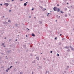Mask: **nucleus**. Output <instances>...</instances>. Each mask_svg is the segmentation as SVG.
<instances>
[{
	"label": "nucleus",
	"mask_w": 74,
	"mask_h": 74,
	"mask_svg": "<svg viewBox=\"0 0 74 74\" xmlns=\"http://www.w3.org/2000/svg\"><path fill=\"white\" fill-rule=\"evenodd\" d=\"M8 1V3H10V1Z\"/></svg>",
	"instance_id": "nucleus-42"
},
{
	"label": "nucleus",
	"mask_w": 74,
	"mask_h": 74,
	"mask_svg": "<svg viewBox=\"0 0 74 74\" xmlns=\"http://www.w3.org/2000/svg\"><path fill=\"white\" fill-rule=\"evenodd\" d=\"M14 0H12V1H13Z\"/></svg>",
	"instance_id": "nucleus-61"
},
{
	"label": "nucleus",
	"mask_w": 74,
	"mask_h": 74,
	"mask_svg": "<svg viewBox=\"0 0 74 74\" xmlns=\"http://www.w3.org/2000/svg\"><path fill=\"white\" fill-rule=\"evenodd\" d=\"M35 61V60H34V61H33L32 62V63H35V61Z\"/></svg>",
	"instance_id": "nucleus-11"
},
{
	"label": "nucleus",
	"mask_w": 74,
	"mask_h": 74,
	"mask_svg": "<svg viewBox=\"0 0 74 74\" xmlns=\"http://www.w3.org/2000/svg\"><path fill=\"white\" fill-rule=\"evenodd\" d=\"M56 22H57V20H56Z\"/></svg>",
	"instance_id": "nucleus-64"
},
{
	"label": "nucleus",
	"mask_w": 74,
	"mask_h": 74,
	"mask_svg": "<svg viewBox=\"0 0 74 74\" xmlns=\"http://www.w3.org/2000/svg\"><path fill=\"white\" fill-rule=\"evenodd\" d=\"M18 41V40H17V39H16V41Z\"/></svg>",
	"instance_id": "nucleus-40"
},
{
	"label": "nucleus",
	"mask_w": 74,
	"mask_h": 74,
	"mask_svg": "<svg viewBox=\"0 0 74 74\" xmlns=\"http://www.w3.org/2000/svg\"><path fill=\"white\" fill-rule=\"evenodd\" d=\"M62 34H60V36H62Z\"/></svg>",
	"instance_id": "nucleus-45"
},
{
	"label": "nucleus",
	"mask_w": 74,
	"mask_h": 74,
	"mask_svg": "<svg viewBox=\"0 0 74 74\" xmlns=\"http://www.w3.org/2000/svg\"><path fill=\"white\" fill-rule=\"evenodd\" d=\"M10 69H11V68H12V66H11L10 67Z\"/></svg>",
	"instance_id": "nucleus-36"
},
{
	"label": "nucleus",
	"mask_w": 74,
	"mask_h": 74,
	"mask_svg": "<svg viewBox=\"0 0 74 74\" xmlns=\"http://www.w3.org/2000/svg\"><path fill=\"white\" fill-rule=\"evenodd\" d=\"M32 36L34 37V36H35V35L33 33L32 34Z\"/></svg>",
	"instance_id": "nucleus-6"
},
{
	"label": "nucleus",
	"mask_w": 74,
	"mask_h": 74,
	"mask_svg": "<svg viewBox=\"0 0 74 74\" xmlns=\"http://www.w3.org/2000/svg\"><path fill=\"white\" fill-rule=\"evenodd\" d=\"M53 9L54 11H56L57 9V8L56 7H54L53 8Z\"/></svg>",
	"instance_id": "nucleus-2"
},
{
	"label": "nucleus",
	"mask_w": 74,
	"mask_h": 74,
	"mask_svg": "<svg viewBox=\"0 0 74 74\" xmlns=\"http://www.w3.org/2000/svg\"><path fill=\"white\" fill-rule=\"evenodd\" d=\"M67 52H70V49H69L68 50H67Z\"/></svg>",
	"instance_id": "nucleus-14"
},
{
	"label": "nucleus",
	"mask_w": 74,
	"mask_h": 74,
	"mask_svg": "<svg viewBox=\"0 0 74 74\" xmlns=\"http://www.w3.org/2000/svg\"><path fill=\"white\" fill-rule=\"evenodd\" d=\"M16 63H18V62H16Z\"/></svg>",
	"instance_id": "nucleus-60"
},
{
	"label": "nucleus",
	"mask_w": 74,
	"mask_h": 74,
	"mask_svg": "<svg viewBox=\"0 0 74 74\" xmlns=\"http://www.w3.org/2000/svg\"><path fill=\"white\" fill-rule=\"evenodd\" d=\"M69 47H70V48H71V47H72L71 46H70Z\"/></svg>",
	"instance_id": "nucleus-33"
},
{
	"label": "nucleus",
	"mask_w": 74,
	"mask_h": 74,
	"mask_svg": "<svg viewBox=\"0 0 74 74\" xmlns=\"http://www.w3.org/2000/svg\"><path fill=\"white\" fill-rule=\"evenodd\" d=\"M73 30L74 31V28H73Z\"/></svg>",
	"instance_id": "nucleus-62"
},
{
	"label": "nucleus",
	"mask_w": 74,
	"mask_h": 74,
	"mask_svg": "<svg viewBox=\"0 0 74 74\" xmlns=\"http://www.w3.org/2000/svg\"><path fill=\"white\" fill-rule=\"evenodd\" d=\"M59 4H57V6H59Z\"/></svg>",
	"instance_id": "nucleus-48"
},
{
	"label": "nucleus",
	"mask_w": 74,
	"mask_h": 74,
	"mask_svg": "<svg viewBox=\"0 0 74 74\" xmlns=\"http://www.w3.org/2000/svg\"><path fill=\"white\" fill-rule=\"evenodd\" d=\"M8 22H11V21H10V20H8Z\"/></svg>",
	"instance_id": "nucleus-23"
},
{
	"label": "nucleus",
	"mask_w": 74,
	"mask_h": 74,
	"mask_svg": "<svg viewBox=\"0 0 74 74\" xmlns=\"http://www.w3.org/2000/svg\"><path fill=\"white\" fill-rule=\"evenodd\" d=\"M27 30H29V29L28 28H27Z\"/></svg>",
	"instance_id": "nucleus-51"
},
{
	"label": "nucleus",
	"mask_w": 74,
	"mask_h": 74,
	"mask_svg": "<svg viewBox=\"0 0 74 74\" xmlns=\"http://www.w3.org/2000/svg\"><path fill=\"white\" fill-rule=\"evenodd\" d=\"M47 73H48V71H46V74H47Z\"/></svg>",
	"instance_id": "nucleus-31"
},
{
	"label": "nucleus",
	"mask_w": 74,
	"mask_h": 74,
	"mask_svg": "<svg viewBox=\"0 0 74 74\" xmlns=\"http://www.w3.org/2000/svg\"><path fill=\"white\" fill-rule=\"evenodd\" d=\"M69 8V7H68V8Z\"/></svg>",
	"instance_id": "nucleus-63"
},
{
	"label": "nucleus",
	"mask_w": 74,
	"mask_h": 74,
	"mask_svg": "<svg viewBox=\"0 0 74 74\" xmlns=\"http://www.w3.org/2000/svg\"><path fill=\"white\" fill-rule=\"evenodd\" d=\"M44 9L45 10H46V8H45Z\"/></svg>",
	"instance_id": "nucleus-50"
},
{
	"label": "nucleus",
	"mask_w": 74,
	"mask_h": 74,
	"mask_svg": "<svg viewBox=\"0 0 74 74\" xmlns=\"http://www.w3.org/2000/svg\"><path fill=\"white\" fill-rule=\"evenodd\" d=\"M25 3H26V4H27V2H26Z\"/></svg>",
	"instance_id": "nucleus-53"
},
{
	"label": "nucleus",
	"mask_w": 74,
	"mask_h": 74,
	"mask_svg": "<svg viewBox=\"0 0 74 74\" xmlns=\"http://www.w3.org/2000/svg\"><path fill=\"white\" fill-rule=\"evenodd\" d=\"M39 7L40 8H42V6H41V5H40L39 6Z\"/></svg>",
	"instance_id": "nucleus-20"
},
{
	"label": "nucleus",
	"mask_w": 74,
	"mask_h": 74,
	"mask_svg": "<svg viewBox=\"0 0 74 74\" xmlns=\"http://www.w3.org/2000/svg\"><path fill=\"white\" fill-rule=\"evenodd\" d=\"M47 16H49V15H47Z\"/></svg>",
	"instance_id": "nucleus-57"
},
{
	"label": "nucleus",
	"mask_w": 74,
	"mask_h": 74,
	"mask_svg": "<svg viewBox=\"0 0 74 74\" xmlns=\"http://www.w3.org/2000/svg\"><path fill=\"white\" fill-rule=\"evenodd\" d=\"M58 34H60V32H57Z\"/></svg>",
	"instance_id": "nucleus-21"
},
{
	"label": "nucleus",
	"mask_w": 74,
	"mask_h": 74,
	"mask_svg": "<svg viewBox=\"0 0 74 74\" xmlns=\"http://www.w3.org/2000/svg\"><path fill=\"white\" fill-rule=\"evenodd\" d=\"M10 68H8L7 70H10Z\"/></svg>",
	"instance_id": "nucleus-30"
},
{
	"label": "nucleus",
	"mask_w": 74,
	"mask_h": 74,
	"mask_svg": "<svg viewBox=\"0 0 74 74\" xmlns=\"http://www.w3.org/2000/svg\"><path fill=\"white\" fill-rule=\"evenodd\" d=\"M60 44H61V43L60 42H59L58 43V45H60Z\"/></svg>",
	"instance_id": "nucleus-17"
},
{
	"label": "nucleus",
	"mask_w": 74,
	"mask_h": 74,
	"mask_svg": "<svg viewBox=\"0 0 74 74\" xmlns=\"http://www.w3.org/2000/svg\"><path fill=\"white\" fill-rule=\"evenodd\" d=\"M49 13H48V14H47V15H49Z\"/></svg>",
	"instance_id": "nucleus-38"
},
{
	"label": "nucleus",
	"mask_w": 74,
	"mask_h": 74,
	"mask_svg": "<svg viewBox=\"0 0 74 74\" xmlns=\"http://www.w3.org/2000/svg\"><path fill=\"white\" fill-rule=\"evenodd\" d=\"M64 38H63L62 39V40H64Z\"/></svg>",
	"instance_id": "nucleus-49"
},
{
	"label": "nucleus",
	"mask_w": 74,
	"mask_h": 74,
	"mask_svg": "<svg viewBox=\"0 0 74 74\" xmlns=\"http://www.w3.org/2000/svg\"><path fill=\"white\" fill-rule=\"evenodd\" d=\"M39 22H40V23L41 24H42V21H39Z\"/></svg>",
	"instance_id": "nucleus-13"
},
{
	"label": "nucleus",
	"mask_w": 74,
	"mask_h": 74,
	"mask_svg": "<svg viewBox=\"0 0 74 74\" xmlns=\"http://www.w3.org/2000/svg\"><path fill=\"white\" fill-rule=\"evenodd\" d=\"M67 4H69V3H67Z\"/></svg>",
	"instance_id": "nucleus-56"
},
{
	"label": "nucleus",
	"mask_w": 74,
	"mask_h": 74,
	"mask_svg": "<svg viewBox=\"0 0 74 74\" xmlns=\"http://www.w3.org/2000/svg\"><path fill=\"white\" fill-rule=\"evenodd\" d=\"M13 47V45H10V47Z\"/></svg>",
	"instance_id": "nucleus-15"
},
{
	"label": "nucleus",
	"mask_w": 74,
	"mask_h": 74,
	"mask_svg": "<svg viewBox=\"0 0 74 74\" xmlns=\"http://www.w3.org/2000/svg\"><path fill=\"white\" fill-rule=\"evenodd\" d=\"M2 5H3V4H2V3H1L0 4V5H1V6Z\"/></svg>",
	"instance_id": "nucleus-39"
},
{
	"label": "nucleus",
	"mask_w": 74,
	"mask_h": 74,
	"mask_svg": "<svg viewBox=\"0 0 74 74\" xmlns=\"http://www.w3.org/2000/svg\"><path fill=\"white\" fill-rule=\"evenodd\" d=\"M64 48H66L67 49H69V46H66L65 47H64Z\"/></svg>",
	"instance_id": "nucleus-5"
},
{
	"label": "nucleus",
	"mask_w": 74,
	"mask_h": 74,
	"mask_svg": "<svg viewBox=\"0 0 74 74\" xmlns=\"http://www.w3.org/2000/svg\"><path fill=\"white\" fill-rule=\"evenodd\" d=\"M20 74H23V72H20Z\"/></svg>",
	"instance_id": "nucleus-24"
},
{
	"label": "nucleus",
	"mask_w": 74,
	"mask_h": 74,
	"mask_svg": "<svg viewBox=\"0 0 74 74\" xmlns=\"http://www.w3.org/2000/svg\"><path fill=\"white\" fill-rule=\"evenodd\" d=\"M60 12H61V13H62V14H63V12L62 11H60Z\"/></svg>",
	"instance_id": "nucleus-19"
},
{
	"label": "nucleus",
	"mask_w": 74,
	"mask_h": 74,
	"mask_svg": "<svg viewBox=\"0 0 74 74\" xmlns=\"http://www.w3.org/2000/svg\"><path fill=\"white\" fill-rule=\"evenodd\" d=\"M37 27V25H35L34 26V27Z\"/></svg>",
	"instance_id": "nucleus-27"
},
{
	"label": "nucleus",
	"mask_w": 74,
	"mask_h": 74,
	"mask_svg": "<svg viewBox=\"0 0 74 74\" xmlns=\"http://www.w3.org/2000/svg\"><path fill=\"white\" fill-rule=\"evenodd\" d=\"M39 69H41V66H39Z\"/></svg>",
	"instance_id": "nucleus-26"
},
{
	"label": "nucleus",
	"mask_w": 74,
	"mask_h": 74,
	"mask_svg": "<svg viewBox=\"0 0 74 74\" xmlns=\"http://www.w3.org/2000/svg\"><path fill=\"white\" fill-rule=\"evenodd\" d=\"M28 51H29V50H27V51H26V52H28Z\"/></svg>",
	"instance_id": "nucleus-43"
},
{
	"label": "nucleus",
	"mask_w": 74,
	"mask_h": 74,
	"mask_svg": "<svg viewBox=\"0 0 74 74\" xmlns=\"http://www.w3.org/2000/svg\"><path fill=\"white\" fill-rule=\"evenodd\" d=\"M56 39H57V38H55V40H56Z\"/></svg>",
	"instance_id": "nucleus-32"
},
{
	"label": "nucleus",
	"mask_w": 74,
	"mask_h": 74,
	"mask_svg": "<svg viewBox=\"0 0 74 74\" xmlns=\"http://www.w3.org/2000/svg\"><path fill=\"white\" fill-rule=\"evenodd\" d=\"M64 73H66V71H64Z\"/></svg>",
	"instance_id": "nucleus-34"
},
{
	"label": "nucleus",
	"mask_w": 74,
	"mask_h": 74,
	"mask_svg": "<svg viewBox=\"0 0 74 74\" xmlns=\"http://www.w3.org/2000/svg\"><path fill=\"white\" fill-rule=\"evenodd\" d=\"M2 45H4V43H2Z\"/></svg>",
	"instance_id": "nucleus-28"
},
{
	"label": "nucleus",
	"mask_w": 74,
	"mask_h": 74,
	"mask_svg": "<svg viewBox=\"0 0 74 74\" xmlns=\"http://www.w3.org/2000/svg\"><path fill=\"white\" fill-rule=\"evenodd\" d=\"M57 55L58 56H59V54L58 53H57Z\"/></svg>",
	"instance_id": "nucleus-18"
},
{
	"label": "nucleus",
	"mask_w": 74,
	"mask_h": 74,
	"mask_svg": "<svg viewBox=\"0 0 74 74\" xmlns=\"http://www.w3.org/2000/svg\"><path fill=\"white\" fill-rule=\"evenodd\" d=\"M42 11H45L44 8L42 9Z\"/></svg>",
	"instance_id": "nucleus-22"
},
{
	"label": "nucleus",
	"mask_w": 74,
	"mask_h": 74,
	"mask_svg": "<svg viewBox=\"0 0 74 74\" xmlns=\"http://www.w3.org/2000/svg\"><path fill=\"white\" fill-rule=\"evenodd\" d=\"M71 50H72V51H74V49H73V48H71Z\"/></svg>",
	"instance_id": "nucleus-9"
},
{
	"label": "nucleus",
	"mask_w": 74,
	"mask_h": 74,
	"mask_svg": "<svg viewBox=\"0 0 74 74\" xmlns=\"http://www.w3.org/2000/svg\"><path fill=\"white\" fill-rule=\"evenodd\" d=\"M4 39H6V38H5H5H4Z\"/></svg>",
	"instance_id": "nucleus-58"
},
{
	"label": "nucleus",
	"mask_w": 74,
	"mask_h": 74,
	"mask_svg": "<svg viewBox=\"0 0 74 74\" xmlns=\"http://www.w3.org/2000/svg\"><path fill=\"white\" fill-rule=\"evenodd\" d=\"M50 53H52V51H50Z\"/></svg>",
	"instance_id": "nucleus-41"
},
{
	"label": "nucleus",
	"mask_w": 74,
	"mask_h": 74,
	"mask_svg": "<svg viewBox=\"0 0 74 74\" xmlns=\"http://www.w3.org/2000/svg\"><path fill=\"white\" fill-rule=\"evenodd\" d=\"M36 59H37V60H39V57H36Z\"/></svg>",
	"instance_id": "nucleus-8"
},
{
	"label": "nucleus",
	"mask_w": 74,
	"mask_h": 74,
	"mask_svg": "<svg viewBox=\"0 0 74 74\" xmlns=\"http://www.w3.org/2000/svg\"><path fill=\"white\" fill-rule=\"evenodd\" d=\"M67 10V8H65L64 9V11H66Z\"/></svg>",
	"instance_id": "nucleus-10"
},
{
	"label": "nucleus",
	"mask_w": 74,
	"mask_h": 74,
	"mask_svg": "<svg viewBox=\"0 0 74 74\" xmlns=\"http://www.w3.org/2000/svg\"><path fill=\"white\" fill-rule=\"evenodd\" d=\"M56 10L58 12H59L60 11V9L57 8Z\"/></svg>",
	"instance_id": "nucleus-4"
},
{
	"label": "nucleus",
	"mask_w": 74,
	"mask_h": 74,
	"mask_svg": "<svg viewBox=\"0 0 74 74\" xmlns=\"http://www.w3.org/2000/svg\"><path fill=\"white\" fill-rule=\"evenodd\" d=\"M29 18H31V16H29Z\"/></svg>",
	"instance_id": "nucleus-55"
},
{
	"label": "nucleus",
	"mask_w": 74,
	"mask_h": 74,
	"mask_svg": "<svg viewBox=\"0 0 74 74\" xmlns=\"http://www.w3.org/2000/svg\"><path fill=\"white\" fill-rule=\"evenodd\" d=\"M67 68L68 69V68H69V66H67Z\"/></svg>",
	"instance_id": "nucleus-29"
},
{
	"label": "nucleus",
	"mask_w": 74,
	"mask_h": 74,
	"mask_svg": "<svg viewBox=\"0 0 74 74\" xmlns=\"http://www.w3.org/2000/svg\"><path fill=\"white\" fill-rule=\"evenodd\" d=\"M24 6H26V5H27V4H26V3H24Z\"/></svg>",
	"instance_id": "nucleus-7"
},
{
	"label": "nucleus",
	"mask_w": 74,
	"mask_h": 74,
	"mask_svg": "<svg viewBox=\"0 0 74 74\" xmlns=\"http://www.w3.org/2000/svg\"><path fill=\"white\" fill-rule=\"evenodd\" d=\"M33 10H34V9L33 8V9H32V11H33Z\"/></svg>",
	"instance_id": "nucleus-44"
},
{
	"label": "nucleus",
	"mask_w": 74,
	"mask_h": 74,
	"mask_svg": "<svg viewBox=\"0 0 74 74\" xmlns=\"http://www.w3.org/2000/svg\"><path fill=\"white\" fill-rule=\"evenodd\" d=\"M4 5H6V7H8V5H9V3H5L4 4Z\"/></svg>",
	"instance_id": "nucleus-1"
},
{
	"label": "nucleus",
	"mask_w": 74,
	"mask_h": 74,
	"mask_svg": "<svg viewBox=\"0 0 74 74\" xmlns=\"http://www.w3.org/2000/svg\"><path fill=\"white\" fill-rule=\"evenodd\" d=\"M15 26H16V27H17V26H18V25L16 24H15Z\"/></svg>",
	"instance_id": "nucleus-12"
},
{
	"label": "nucleus",
	"mask_w": 74,
	"mask_h": 74,
	"mask_svg": "<svg viewBox=\"0 0 74 74\" xmlns=\"http://www.w3.org/2000/svg\"><path fill=\"white\" fill-rule=\"evenodd\" d=\"M23 48H24V49H26V45H23Z\"/></svg>",
	"instance_id": "nucleus-3"
},
{
	"label": "nucleus",
	"mask_w": 74,
	"mask_h": 74,
	"mask_svg": "<svg viewBox=\"0 0 74 74\" xmlns=\"http://www.w3.org/2000/svg\"><path fill=\"white\" fill-rule=\"evenodd\" d=\"M5 47V45H4L3 46V47Z\"/></svg>",
	"instance_id": "nucleus-52"
},
{
	"label": "nucleus",
	"mask_w": 74,
	"mask_h": 74,
	"mask_svg": "<svg viewBox=\"0 0 74 74\" xmlns=\"http://www.w3.org/2000/svg\"><path fill=\"white\" fill-rule=\"evenodd\" d=\"M34 74V72L33 71H32V74Z\"/></svg>",
	"instance_id": "nucleus-35"
},
{
	"label": "nucleus",
	"mask_w": 74,
	"mask_h": 74,
	"mask_svg": "<svg viewBox=\"0 0 74 74\" xmlns=\"http://www.w3.org/2000/svg\"><path fill=\"white\" fill-rule=\"evenodd\" d=\"M3 18H5V17L4 16H3Z\"/></svg>",
	"instance_id": "nucleus-59"
},
{
	"label": "nucleus",
	"mask_w": 74,
	"mask_h": 74,
	"mask_svg": "<svg viewBox=\"0 0 74 74\" xmlns=\"http://www.w3.org/2000/svg\"><path fill=\"white\" fill-rule=\"evenodd\" d=\"M72 62H74V60H72Z\"/></svg>",
	"instance_id": "nucleus-47"
},
{
	"label": "nucleus",
	"mask_w": 74,
	"mask_h": 74,
	"mask_svg": "<svg viewBox=\"0 0 74 74\" xmlns=\"http://www.w3.org/2000/svg\"><path fill=\"white\" fill-rule=\"evenodd\" d=\"M65 17H67V14H65Z\"/></svg>",
	"instance_id": "nucleus-16"
},
{
	"label": "nucleus",
	"mask_w": 74,
	"mask_h": 74,
	"mask_svg": "<svg viewBox=\"0 0 74 74\" xmlns=\"http://www.w3.org/2000/svg\"><path fill=\"white\" fill-rule=\"evenodd\" d=\"M20 1H23V0H20Z\"/></svg>",
	"instance_id": "nucleus-54"
},
{
	"label": "nucleus",
	"mask_w": 74,
	"mask_h": 74,
	"mask_svg": "<svg viewBox=\"0 0 74 74\" xmlns=\"http://www.w3.org/2000/svg\"><path fill=\"white\" fill-rule=\"evenodd\" d=\"M11 11H12L11 10H9V12H11Z\"/></svg>",
	"instance_id": "nucleus-25"
},
{
	"label": "nucleus",
	"mask_w": 74,
	"mask_h": 74,
	"mask_svg": "<svg viewBox=\"0 0 74 74\" xmlns=\"http://www.w3.org/2000/svg\"><path fill=\"white\" fill-rule=\"evenodd\" d=\"M26 37H27V35H26Z\"/></svg>",
	"instance_id": "nucleus-46"
},
{
	"label": "nucleus",
	"mask_w": 74,
	"mask_h": 74,
	"mask_svg": "<svg viewBox=\"0 0 74 74\" xmlns=\"http://www.w3.org/2000/svg\"><path fill=\"white\" fill-rule=\"evenodd\" d=\"M6 71L7 72H8V69H7V70H6Z\"/></svg>",
	"instance_id": "nucleus-37"
}]
</instances>
